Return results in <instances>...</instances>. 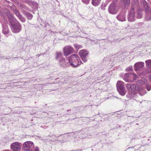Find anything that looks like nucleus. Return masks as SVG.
Returning <instances> with one entry per match:
<instances>
[{
    "label": "nucleus",
    "instance_id": "nucleus-1",
    "mask_svg": "<svg viewBox=\"0 0 151 151\" xmlns=\"http://www.w3.org/2000/svg\"><path fill=\"white\" fill-rule=\"evenodd\" d=\"M9 19L11 24L12 32L15 33L19 32L21 30V25L19 22L12 16H10Z\"/></svg>",
    "mask_w": 151,
    "mask_h": 151
},
{
    "label": "nucleus",
    "instance_id": "nucleus-2",
    "mask_svg": "<svg viewBox=\"0 0 151 151\" xmlns=\"http://www.w3.org/2000/svg\"><path fill=\"white\" fill-rule=\"evenodd\" d=\"M68 62L72 67H76L82 63L78 56L75 54H73L68 57Z\"/></svg>",
    "mask_w": 151,
    "mask_h": 151
},
{
    "label": "nucleus",
    "instance_id": "nucleus-3",
    "mask_svg": "<svg viewBox=\"0 0 151 151\" xmlns=\"http://www.w3.org/2000/svg\"><path fill=\"white\" fill-rule=\"evenodd\" d=\"M117 90L119 93L122 96H124L126 93L124 87V83L121 81H118L116 84Z\"/></svg>",
    "mask_w": 151,
    "mask_h": 151
},
{
    "label": "nucleus",
    "instance_id": "nucleus-4",
    "mask_svg": "<svg viewBox=\"0 0 151 151\" xmlns=\"http://www.w3.org/2000/svg\"><path fill=\"white\" fill-rule=\"evenodd\" d=\"M136 91H137L140 95L143 96L146 93V91L144 88L141 87H138L137 86L134 84L132 85L131 91H130L132 93L135 92Z\"/></svg>",
    "mask_w": 151,
    "mask_h": 151
},
{
    "label": "nucleus",
    "instance_id": "nucleus-5",
    "mask_svg": "<svg viewBox=\"0 0 151 151\" xmlns=\"http://www.w3.org/2000/svg\"><path fill=\"white\" fill-rule=\"evenodd\" d=\"M34 143L30 141H27L24 142L23 145V148L24 151H33L32 149L34 147Z\"/></svg>",
    "mask_w": 151,
    "mask_h": 151
},
{
    "label": "nucleus",
    "instance_id": "nucleus-6",
    "mask_svg": "<svg viewBox=\"0 0 151 151\" xmlns=\"http://www.w3.org/2000/svg\"><path fill=\"white\" fill-rule=\"evenodd\" d=\"M138 76L135 73H125L124 76V80L127 82H132L137 79Z\"/></svg>",
    "mask_w": 151,
    "mask_h": 151
},
{
    "label": "nucleus",
    "instance_id": "nucleus-7",
    "mask_svg": "<svg viewBox=\"0 0 151 151\" xmlns=\"http://www.w3.org/2000/svg\"><path fill=\"white\" fill-rule=\"evenodd\" d=\"M145 19L148 21L151 20V9L147 5V2H145Z\"/></svg>",
    "mask_w": 151,
    "mask_h": 151
},
{
    "label": "nucleus",
    "instance_id": "nucleus-8",
    "mask_svg": "<svg viewBox=\"0 0 151 151\" xmlns=\"http://www.w3.org/2000/svg\"><path fill=\"white\" fill-rule=\"evenodd\" d=\"M108 10L109 13L112 14H115L117 12L118 7L116 6L115 2H113L110 4Z\"/></svg>",
    "mask_w": 151,
    "mask_h": 151
},
{
    "label": "nucleus",
    "instance_id": "nucleus-9",
    "mask_svg": "<svg viewBox=\"0 0 151 151\" xmlns=\"http://www.w3.org/2000/svg\"><path fill=\"white\" fill-rule=\"evenodd\" d=\"M21 147V144L18 142H13L10 145V148L13 151H20Z\"/></svg>",
    "mask_w": 151,
    "mask_h": 151
},
{
    "label": "nucleus",
    "instance_id": "nucleus-10",
    "mask_svg": "<svg viewBox=\"0 0 151 151\" xmlns=\"http://www.w3.org/2000/svg\"><path fill=\"white\" fill-rule=\"evenodd\" d=\"M74 51L73 48L69 45L65 46L63 49V52L65 56H68L72 53Z\"/></svg>",
    "mask_w": 151,
    "mask_h": 151
},
{
    "label": "nucleus",
    "instance_id": "nucleus-11",
    "mask_svg": "<svg viewBox=\"0 0 151 151\" xmlns=\"http://www.w3.org/2000/svg\"><path fill=\"white\" fill-rule=\"evenodd\" d=\"M134 9V6H132L128 16V19L129 22H132L135 20Z\"/></svg>",
    "mask_w": 151,
    "mask_h": 151
},
{
    "label": "nucleus",
    "instance_id": "nucleus-12",
    "mask_svg": "<svg viewBox=\"0 0 151 151\" xmlns=\"http://www.w3.org/2000/svg\"><path fill=\"white\" fill-rule=\"evenodd\" d=\"M79 54L83 62H86L87 61V56L88 54V52L85 50H82L79 51Z\"/></svg>",
    "mask_w": 151,
    "mask_h": 151
},
{
    "label": "nucleus",
    "instance_id": "nucleus-13",
    "mask_svg": "<svg viewBox=\"0 0 151 151\" xmlns=\"http://www.w3.org/2000/svg\"><path fill=\"white\" fill-rule=\"evenodd\" d=\"M144 63L142 62H139L136 63L134 65V70H138L144 66Z\"/></svg>",
    "mask_w": 151,
    "mask_h": 151
},
{
    "label": "nucleus",
    "instance_id": "nucleus-14",
    "mask_svg": "<svg viewBox=\"0 0 151 151\" xmlns=\"http://www.w3.org/2000/svg\"><path fill=\"white\" fill-rule=\"evenodd\" d=\"M15 13L16 15L18 17V18L21 21L23 22H25V19L19 13L18 11H15Z\"/></svg>",
    "mask_w": 151,
    "mask_h": 151
},
{
    "label": "nucleus",
    "instance_id": "nucleus-15",
    "mask_svg": "<svg viewBox=\"0 0 151 151\" xmlns=\"http://www.w3.org/2000/svg\"><path fill=\"white\" fill-rule=\"evenodd\" d=\"M117 19L121 21H124L125 20L124 15L123 14H120L117 17Z\"/></svg>",
    "mask_w": 151,
    "mask_h": 151
},
{
    "label": "nucleus",
    "instance_id": "nucleus-16",
    "mask_svg": "<svg viewBox=\"0 0 151 151\" xmlns=\"http://www.w3.org/2000/svg\"><path fill=\"white\" fill-rule=\"evenodd\" d=\"M9 32V30L8 29V27L6 26L3 27V33L5 35H7L8 34Z\"/></svg>",
    "mask_w": 151,
    "mask_h": 151
},
{
    "label": "nucleus",
    "instance_id": "nucleus-17",
    "mask_svg": "<svg viewBox=\"0 0 151 151\" xmlns=\"http://www.w3.org/2000/svg\"><path fill=\"white\" fill-rule=\"evenodd\" d=\"M100 1L101 0H92V4L93 5L96 6L99 4Z\"/></svg>",
    "mask_w": 151,
    "mask_h": 151
},
{
    "label": "nucleus",
    "instance_id": "nucleus-18",
    "mask_svg": "<svg viewBox=\"0 0 151 151\" xmlns=\"http://www.w3.org/2000/svg\"><path fill=\"white\" fill-rule=\"evenodd\" d=\"M62 56V53L60 52H57L56 53V59H58Z\"/></svg>",
    "mask_w": 151,
    "mask_h": 151
},
{
    "label": "nucleus",
    "instance_id": "nucleus-19",
    "mask_svg": "<svg viewBox=\"0 0 151 151\" xmlns=\"http://www.w3.org/2000/svg\"><path fill=\"white\" fill-rule=\"evenodd\" d=\"M142 14L141 11H139L137 13V18L140 19L142 17Z\"/></svg>",
    "mask_w": 151,
    "mask_h": 151
},
{
    "label": "nucleus",
    "instance_id": "nucleus-20",
    "mask_svg": "<svg viewBox=\"0 0 151 151\" xmlns=\"http://www.w3.org/2000/svg\"><path fill=\"white\" fill-rule=\"evenodd\" d=\"M59 61L61 63L66 65L65 59L64 58H61L59 60Z\"/></svg>",
    "mask_w": 151,
    "mask_h": 151
},
{
    "label": "nucleus",
    "instance_id": "nucleus-21",
    "mask_svg": "<svg viewBox=\"0 0 151 151\" xmlns=\"http://www.w3.org/2000/svg\"><path fill=\"white\" fill-rule=\"evenodd\" d=\"M123 1V2L125 4V5H128L130 3V0H122Z\"/></svg>",
    "mask_w": 151,
    "mask_h": 151
},
{
    "label": "nucleus",
    "instance_id": "nucleus-22",
    "mask_svg": "<svg viewBox=\"0 0 151 151\" xmlns=\"http://www.w3.org/2000/svg\"><path fill=\"white\" fill-rule=\"evenodd\" d=\"M75 48L77 50H79L82 47V46L80 45H78L75 44L74 45Z\"/></svg>",
    "mask_w": 151,
    "mask_h": 151
},
{
    "label": "nucleus",
    "instance_id": "nucleus-23",
    "mask_svg": "<svg viewBox=\"0 0 151 151\" xmlns=\"http://www.w3.org/2000/svg\"><path fill=\"white\" fill-rule=\"evenodd\" d=\"M146 88L147 89L148 91H149L151 89V84H147L146 85Z\"/></svg>",
    "mask_w": 151,
    "mask_h": 151
},
{
    "label": "nucleus",
    "instance_id": "nucleus-24",
    "mask_svg": "<svg viewBox=\"0 0 151 151\" xmlns=\"http://www.w3.org/2000/svg\"><path fill=\"white\" fill-rule=\"evenodd\" d=\"M145 62L148 66H151V60H146Z\"/></svg>",
    "mask_w": 151,
    "mask_h": 151
},
{
    "label": "nucleus",
    "instance_id": "nucleus-25",
    "mask_svg": "<svg viewBox=\"0 0 151 151\" xmlns=\"http://www.w3.org/2000/svg\"><path fill=\"white\" fill-rule=\"evenodd\" d=\"M28 18L29 19H31L32 17V15L30 13H28L27 14Z\"/></svg>",
    "mask_w": 151,
    "mask_h": 151
},
{
    "label": "nucleus",
    "instance_id": "nucleus-26",
    "mask_svg": "<svg viewBox=\"0 0 151 151\" xmlns=\"http://www.w3.org/2000/svg\"><path fill=\"white\" fill-rule=\"evenodd\" d=\"M131 86H132V85H131L130 84H127V86H126L127 88L128 89V90L129 91H131Z\"/></svg>",
    "mask_w": 151,
    "mask_h": 151
},
{
    "label": "nucleus",
    "instance_id": "nucleus-27",
    "mask_svg": "<svg viewBox=\"0 0 151 151\" xmlns=\"http://www.w3.org/2000/svg\"><path fill=\"white\" fill-rule=\"evenodd\" d=\"M89 1L90 0H82V2L86 4H88L89 2Z\"/></svg>",
    "mask_w": 151,
    "mask_h": 151
},
{
    "label": "nucleus",
    "instance_id": "nucleus-28",
    "mask_svg": "<svg viewBox=\"0 0 151 151\" xmlns=\"http://www.w3.org/2000/svg\"><path fill=\"white\" fill-rule=\"evenodd\" d=\"M127 71H132V66H130L126 69Z\"/></svg>",
    "mask_w": 151,
    "mask_h": 151
},
{
    "label": "nucleus",
    "instance_id": "nucleus-29",
    "mask_svg": "<svg viewBox=\"0 0 151 151\" xmlns=\"http://www.w3.org/2000/svg\"><path fill=\"white\" fill-rule=\"evenodd\" d=\"M34 151H39V148L37 147H35L34 149Z\"/></svg>",
    "mask_w": 151,
    "mask_h": 151
},
{
    "label": "nucleus",
    "instance_id": "nucleus-30",
    "mask_svg": "<svg viewBox=\"0 0 151 151\" xmlns=\"http://www.w3.org/2000/svg\"><path fill=\"white\" fill-rule=\"evenodd\" d=\"M149 78L150 81H151V75L149 76Z\"/></svg>",
    "mask_w": 151,
    "mask_h": 151
},
{
    "label": "nucleus",
    "instance_id": "nucleus-31",
    "mask_svg": "<svg viewBox=\"0 0 151 151\" xmlns=\"http://www.w3.org/2000/svg\"><path fill=\"white\" fill-rule=\"evenodd\" d=\"M39 55H40H40H43V53H40Z\"/></svg>",
    "mask_w": 151,
    "mask_h": 151
},
{
    "label": "nucleus",
    "instance_id": "nucleus-32",
    "mask_svg": "<svg viewBox=\"0 0 151 151\" xmlns=\"http://www.w3.org/2000/svg\"><path fill=\"white\" fill-rule=\"evenodd\" d=\"M36 56H37V57H39L40 56V55H36Z\"/></svg>",
    "mask_w": 151,
    "mask_h": 151
},
{
    "label": "nucleus",
    "instance_id": "nucleus-33",
    "mask_svg": "<svg viewBox=\"0 0 151 151\" xmlns=\"http://www.w3.org/2000/svg\"><path fill=\"white\" fill-rule=\"evenodd\" d=\"M143 80H145V79H143H143H142V81H143Z\"/></svg>",
    "mask_w": 151,
    "mask_h": 151
},
{
    "label": "nucleus",
    "instance_id": "nucleus-34",
    "mask_svg": "<svg viewBox=\"0 0 151 151\" xmlns=\"http://www.w3.org/2000/svg\"><path fill=\"white\" fill-rule=\"evenodd\" d=\"M150 4H151V2H150Z\"/></svg>",
    "mask_w": 151,
    "mask_h": 151
}]
</instances>
